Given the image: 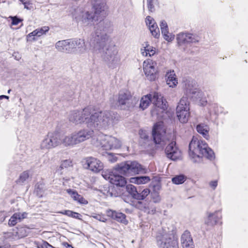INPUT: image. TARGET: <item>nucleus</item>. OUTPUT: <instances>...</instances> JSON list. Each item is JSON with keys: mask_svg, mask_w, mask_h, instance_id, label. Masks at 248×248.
<instances>
[{"mask_svg": "<svg viewBox=\"0 0 248 248\" xmlns=\"http://www.w3.org/2000/svg\"><path fill=\"white\" fill-rule=\"evenodd\" d=\"M126 189L127 192L132 196L133 199H136L138 191L134 186L131 184L127 185L126 186Z\"/></svg>", "mask_w": 248, "mask_h": 248, "instance_id": "31", "label": "nucleus"}, {"mask_svg": "<svg viewBox=\"0 0 248 248\" xmlns=\"http://www.w3.org/2000/svg\"><path fill=\"white\" fill-rule=\"evenodd\" d=\"M84 166L94 173H98L102 170L104 168L103 163L99 159L93 157H89L85 159Z\"/></svg>", "mask_w": 248, "mask_h": 248, "instance_id": "15", "label": "nucleus"}, {"mask_svg": "<svg viewBox=\"0 0 248 248\" xmlns=\"http://www.w3.org/2000/svg\"><path fill=\"white\" fill-rule=\"evenodd\" d=\"M10 92H11V90H9L8 91V93H10Z\"/></svg>", "mask_w": 248, "mask_h": 248, "instance_id": "57", "label": "nucleus"}, {"mask_svg": "<svg viewBox=\"0 0 248 248\" xmlns=\"http://www.w3.org/2000/svg\"><path fill=\"white\" fill-rule=\"evenodd\" d=\"M115 118L114 113L110 111H94L93 107H88L81 110H74L69 116V121L75 124L85 123L90 128L75 132L71 135L61 137L62 143L65 146H74L90 139L94 130L108 128Z\"/></svg>", "mask_w": 248, "mask_h": 248, "instance_id": "1", "label": "nucleus"}, {"mask_svg": "<svg viewBox=\"0 0 248 248\" xmlns=\"http://www.w3.org/2000/svg\"><path fill=\"white\" fill-rule=\"evenodd\" d=\"M107 0H92L91 3L94 10V16L96 17L102 18L106 16L108 6Z\"/></svg>", "mask_w": 248, "mask_h": 248, "instance_id": "12", "label": "nucleus"}, {"mask_svg": "<svg viewBox=\"0 0 248 248\" xmlns=\"http://www.w3.org/2000/svg\"><path fill=\"white\" fill-rule=\"evenodd\" d=\"M136 206L137 208L142 210V209L145 208V204H143V202L139 201L137 203Z\"/></svg>", "mask_w": 248, "mask_h": 248, "instance_id": "47", "label": "nucleus"}, {"mask_svg": "<svg viewBox=\"0 0 248 248\" xmlns=\"http://www.w3.org/2000/svg\"><path fill=\"white\" fill-rule=\"evenodd\" d=\"M156 63L151 59L145 61L143 64V71L145 75L150 81L155 80L156 78L157 70L155 68Z\"/></svg>", "mask_w": 248, "mask_h": 248, "instance_id": "14", "label": "nucleus"}, {"mask_svg": "<svg viewBox=\"0 0 248 248\" xmlns=\"http://www.w3.org/2000/svg\"><path fill=\"white\" fill-rule=\"evenodd\" d=\"M138 101V99L135 96H132L129 91H122L119 93L118 103L122 109L132 108L137 104Z\"/></svg>", "mask_w": 248, "mask_h": 248, "instance_id": "8", "label": "nucleus"}, {"mask_svg": "<svg viewBox=\"0 0 248 248\" xmlns=\"http://www.w3.org/2000/svg\"><path fill=\"white\" fill-rule=\"evenodd\" d=\"M166 77V83L170 87L174 88L177 85L178 82L174 71L167 72Z\"/></svg>", "mask_w": 248, "mask_h": 248, "instance_id": "23", "label": "nucleus"}, {"mask_svg": "<svg viewBox=\"0 0 248 248\" xmlns=\"http://www.w3.org/2000/svg\"><path fill=\"white\" fill-rule=\"evenodd\" d=\"M108 32V29L99 24L94 27L88 41L94 53L99 55L109 67L114 68L120 64L121 58L116 46L111 43Z\"/></svg>", "mask_w": 248, "mask_h": 248, "instance_id": "2", "label": "nucleus"}, {"mask_svg": "<svg viewBox=\"0 0 248 248\" xmlns=\"http://www.w3.org/2000/svg\"><path fill=\"white\" fill-rule=\"evenodd\" d=\"M96 146H101L105 150L119 149L121 147L122 141L116 138L108 135H99L94 143Z\"/></svg>", "mask_w": 248, "mask_h": 248, "instance_id": "7", "label": "nucleus"}, {"mask_svg": "<svg viewBox=\"0 0 248 248\" xmlns=\"http://www.w3.org/2000/svg\"><path fill=\"white\" fill-rule=\"evenodd\" d=\"M18 216V221L21 222L23 219L27 217L28 213L26 212L16 213Z\"/></svg>", "mask_w": 248, "mask_h": 248, "instance_id": "45", "label": "nucleus"}, {"mask_svg": "<svg viewBox=\"0 0 248 248\" xmlns=\"http://www.w3.org/2000/svg\"><path fill=\"white\" fill-rule=\"evenodd\" d=\"M107 215L108 217H111L117 221L122 223L125 225L128 223V221L125 218V215L121 213L114 210H108L107 211Z\"/></svg>", "mask_w": 248, "mask_h": 248, "instance_id": "21", "label": "nucleus"}, {"mask_svg": "<svg viewBox=\"0 0 248 248\" xmlns=\"http://www.w3.org/2000/svg\"><path fill=\"white\" fill-rule=\"evenodd\" d=\"M152 199L155 203H158L161 200L159 193L156 191H153L151 194Z\"/></svg>", "mask_w": 248, "mask_h": 248, "instance_id": "40", "label": "nucleus"}, {"mask_svg": "<svg viewBox=\"0 0 248 248\" xmlns=\"http://www.w3.org/2000/svg\"><path fill=\"white\" fill-rule=\"evenodd\" d=\"M165 40L168 42H170L174 38V35L171 33H169V31L166 33H162Z\"/></svg>", "mask_w": 248, "mask_h": 248, "instance_id": "42", "label": "nucleus"}, {"mask_svg": "<svg viewBox=\"0 0 248 248\" xmlns=\"http://www.w3.org/2000/svg\"><path fill=\"white\" fill-rule=\"evenodd\" d=\"M115 170L125 176L139 174H145L148 170L136 161H128L117 164L114 167Z\"/></svg>", "mask_w": 248, "mask_h": 248, "instance_id": "5", "label": "nucleus"}, {"mask_svg": "<svg viewBox=\"0 0 248 248\" xmlns=\"http://www.w3.org/2000/svg\"><path fill=\"white\" fill-rule=\"evenodd\" d=\"M9 98V97L7 95H0V99H2L3 98H6L7 99H8Z\"/></svg>", "mask_w": 248, "mask_h": 248, "instance_id": "55", "label": "nucleus"}, {"mask_svg": "<svg viewBox=\"0 0 248 248\" xmlns=\"http://www.w3.org/2000/svg\"><path fill=\"white\" fill-rule=\"evenodd\" d=\"M145 21L152 35L155 38H158L160 36L159 29L155 20L151 16H147Z\"/></svg>", "mask_w": 248, "mask_h": 248, "instance_id": "20", "label": "nucleus"}, {"mask_svg": "<svg viewBox=\"0 0 248 248\" xmlns=\"http://www.w3.org/2000/svg\"><path fill=\"white\" fill-rule=\"evenodd\" d=\"M154 0H147V2H153V1Z\"/></svg>", "mask_w": 248, "mask_h": 248, "instance_id": "56", "label": "nucleus"}, {"mask_svg": "<svg viewBox=\"0 0 248 248\" xmlns=\"http://www.w3.org/2000/svg\"><path fill=\"white\" fill-rule=\"evenodd\" d=\"M72 166V162L70 159H66L62 162L61 165L59 169L62 170L64 168H67Z\"/></svg>", "mask_w": 248, "mask_h": 248, "instance_id": "38", "label": "nucleus"}, {"mask_svg": "<svg viewBox=\"0 0 248 248\" xmlns=\"http://www.w3.org/2000/svg\"><path fill=\"white\" fill-rule=\"evenodd\" d=\"M165 152L167 157L172 160H177L181 157V151L176 147L175 141H172L167 145Z\"/></svg>", "mask_w": 248, "mask_h": 248, "instance_id": "16", "label": "nucleus"}, {"mask_svg": "<svg viewBox=\"0 0 248 248\" xmlns=\"http://www.w3.org/2000/svg\"><path fill=\"white\" fill-rule=\"evenodd\" d=\"M152 97L151 93L143 96L140 100V108L143 110L147 108L152 102Z\"/></svg>", "mask_w": 248, "mask_h": 248, "instance_id": "25", "label": "nucleus"}, {"mask_svg": "<svg viewBox=\"0 0 248 248\" xmlns=\"http://www.w3.org/2000/svg\"><path fill=\"white\" fill-rule=\"evenodd\" d=\"M186 177L183 174L176 175L173 177L171 180L173 184L175 185H180L184 183L186 180Z\"/></svg>", "mask_w": 248, "mask_h": 248, "instance_id": "32", "label": "nucleus"}, {"mask_svg": "<svg viewBox=\"0 0 248 248\" xmlns=\"http://www.w3.org/2000/svg\"><path fill=\"white\" fill-rule=\"evenodd\" d=\"M152 94V102L154 105L162 110H165L167 108V102L162 95L157 92H154Z\"/></svg>", "mask_w": 248, "mask_h": 248, "instance_id": "19", "label": "nucleus"}, {"mask_svg": "<svg viewBox=\"0 0 248 248\" xmlns=\"http://www.w3.org/2000/svg\"><path fill=\"white\" fill-rule=\"evenodd\" d=\"M160 242V243L158 242L160 248H178L176 242L172 240L170 238H168L166 235L163 236Z\"/></svg>", "mask_w": 248, "mask_h": 248, "instance_id": "22", "label": "nucleus"}, {"mask_svg": "<svg viewBox=\"0 0 248 248\" xmlns=\"http://www.w3.org/2000/svg\"><path fill=\"white\" fill-rule=\"evenodd\" d=\"M37 247L38 248H53L52 246L46 242H43L42 244L39 245Z\"/></svg>", "mask_w": 248, "mask_h": 248, "instance_id": "46", "label": "nucleus"}, {"mask_svg": "<svg viewBox=\"0 0 248 248\" xmlns=\"http://www.w3.org/2000/svg\"><path fill=\"white\" fill-rule=\"evenodd\" d=\"M108 189L106 194L107 196L116 197L120 195V193L115 190V187L114 186H108Z\"/></svg>", "mask_w": 248, "mask_h": 248, "instance_id": "34", "label": "nucleus"}, {"mask_svg": "<svg viewBox=\"0 0 248 248\" xmlns=\"http://www.w3.org/2000/svg\"><path fill=\"white\" fill-rule=\"evenodd\" d=\"M209 185L211 187H212L213 189H215L217 186V181L216 180L211 181L209 183Z\"/></svg>", "mask_w": 248, "mask_h": 248, "instance_id": "50", "label": "nucleus"}, {"mask_svg": "<svg viewBox=\"0 0 248 248\" xmlns=\"http://www.w3.org/2000/svg\"><path fill=\"white\" fill-rule=\"evenodd\" d=\"M71 14L76 22L80 23L83 27L91 26L94 20H96L95 16L93 13L83 11L79 7L73 9L71 11Z\"/></svg>", "mask_w": 248, "mask_h": 248, "instance_id": "6", "label": "nucleus"}, {"mask_svg": "<svg viewBox=\"0 0 248 248\" xmlns=\"http://www.w3.org/2000/svg\"><path fill=\"white\" fill-rule=\"evenodd\" d=\"M80 216H81V215L79 214L76 213V212H74L73 211H72L70 217H73L75 218H77V219H80Z\"/></svg>", "mask_w": 248, "mask_h": 248, "instance_id": "49", "label": "nucleus"}, {"mask_svg": "<svg viewBox=\"0 0 248 248\" xmlns=\"http://www.w3.org/2000/svg\"><path fill=\"white\" fill-rule=\"evenodd\" d=\"M94 217L96 219L102 222H105L106 220V219L104 217H102L100 215H97L94 216Z\"/></svg>", "mask_w": 248, "mask_h": 248, "instance_id": "52", "label": "nucleus"}, {"mask_svg": "<svg viewBox=\"0 0 248 248\" xmlns=\"http://www.w3.org/2000/svg\"><path fill=\"white\" fill-rule=\"evenodd\" d=\"M102 175L106 180L117 186L123 187L126 184L125 178L115 172L103 171Z\"/></svg>", "mask_w": 248, "mask_h": 248, "instance_id": "13", "label": "nucleus"}, {"mask_svg": "<svg viewBox=\"0 0 248 248\" xmlns=\"http://www.w3.org/2000/svg\"><path fill=\"white\" fill-rule=\"evenodd\" d=\"M71 212H72V211H71V210H64L62 211L58 212V213H60V214H63V215H66L68 217H70L71 215Z\"/></svg>", "mask_w": 248, "mask_h": 248, "instance_id": "48", "label": "nucleus"}, {"mask_svg": "<svg viewBox=\"0 0 248 248\" xmlns=\"http://www.w3.org/2000/svg\"><path fill=\"white\" fill-rule=\"evenodd\" d=\"M148 9L151 12H153L154 9V6L152 2H147Z\"/></svg>", "mask_w": 248, "mask_h": 248, "instance_id": "51", "label": "nucleus"}, {"mask_svg": "<svg viewBox=\"0 0 248 248\" xmlns=\"http://www.w3.org/2000/svg\"><path fill=\"white\" fill-rule=\"evenodd\" d=\"M66 191L73 199L75 198V195H77L78 192L75 190L69 188L66 189Z\"/></svg>", "mask_w": 248, "mask_h": 248, "instance_id": "43", "label": "nucleus"}, {"mask_svg": "<svg viewBox=\"0 0 248 248\" xmlns=\"http://www.w3.org/2000/svg\"><path fill=\"white\" fill-rule=\"evenodd\" d=\"M150 181V177L146 176L131 177L129 180L130 183L137 185L145 184Z\"/></svg>", "mask_w": 248, "mask_h": 248, "instance_id": "26", "label": "nucleus"}, {"mask_svg": "<svg viewBox=\"0 0 248 248\" xmlns=\"http://www.w3.org/2000/svg\"><path fill=\"white\" fill-rule=\"evenodd\" d=\"M189 103L187 97L183 96L180 100L176 108V114L180 122L186 123L189 116Z\"/></svg>", "mask_w": 248, "mask_h": 248, "instance_id": "9", "label": "nucleus"}, {"mask_svg": "<svg viewBox=\"0 0 248 248\" xmlns=\"http://www.w3.org/2000/svg\"><path fill=\"white\" fill-rule=\"evenodd\" d=\"M160 27L162 33H166L168 31V26L167 22L165 20L161 21L160 24Z\"/></svg>", "mask_w": 248, "mask_h": 248, "instance_id": "41", "label": "nucleus"}, {"mask_svg": "<svg viewBox=\"0 0 248 248\" xmlns=\"http://www.w3.org/2000/svg\"><path fill=\"white\" fill-rule=\"evenodd\" d=\"M55 48L59 52L83 54L86 50L84 40L80 38L66 39L57 42Z\"/></svg>", "mask_w": 248, "mask_h": 248, "instance_id": "4", "label": "nucleus"}, {"mask_svg": "<svg viewBox=\"0 0 248 248\" xmlns=\"http://www.w3.org/2000/svg\"><path fill=\"white\" fill-rule=\"evenodd\" d=\"M10 18L12 19V25H17L22 21V19L18 18L16 16H10Z\"/></svg>", "mask_w": 248, "mask_h": 248, "instance_id": "44", "label": "nucleus"}, {"mask_svg": "<svg viewBox=\"0 0 248 248\" xmlns=\"http://www.w3.org/2000/svg\"><path fill=\"white\" fill-rule=\"evenodd\" d=\"M71 248H73V247H71Z\"/></svg>", "mask_w": 248, "mask_h": 248, "instance_id": "59", "label": "nucleus"}, {"mask_svg": "<svg viewBox=\"0 0 248 248\" xmlns=\"http://www.w3.org/2000/svg\"><path fill=\"white\" fill-rule=\"evenodd\" d=\"M195 85V84L194 83ZM185 90L186 95L189 97L198 99L201 98L203 96V93L199 89L196 88L195 86L190 81L185 84Z\"/></svg>", "mask_w": 248, "mask_h": 248, "instance_id": "17", "label": "nucleus"}, {"mask_svg": "<svg viewBox=\"0 0 248 248\" xmlns=\"http://www.w3.org/2000/svg\"><path fill=\"white\" fill-rule=\"evenodd\" d=\"M116 160V159H114V160H113V161H112V160H111V161H115Z\"/></svg>", "mask_w": 248, "mask_h": 248, "instance_id": "58", "label": "nucleus"}, {"mask_svg": "<svg viewBox=\"0 0 248 248\" xmlns=\"http://www.w3.org/2000/svg\"><path fill=\"white\" fill-rule=\"evenodd\" d=\"M221 216L219 211L214 213H207L206 217L204 219V224L206 225L208 230L216 225L221 218Z\"/></svg>", "mask_w": 248, "mask_h": 248, "instance_id": "18", "label": "nucleus"}, {"mask_svg": "<svg viewBox=\"0 0 248 248\" xmlns=\"http://www.w3.org/2000/svg\"><path fill=\"white\" fill-rule=\"evenodd\" d=\"M177 43L179 46L187 44V33L181 32L176 37Z\"/></svg>", "mask_w": 248, "mask_h": 248, "instance_id": "29", "label": "nucleus"}, {"mask_svg": "<svg viewBox=\"0 0 248 248\" xmlns=\"http://www.w3.org/2000/svg\"><path fill=\"white\" fill-rule=\"evenodd\" d=\"M49 30V28L48 26H44L40 28H38L32 32H31L27 35V38H29L33 36L32 40L35 41L36 39L34 36L40 37L43 34H45Z\"/></svg>", "mask_w": 248, "mask_h": 248, "instance_id": "24", "label": "nucleus"}, {"mask_svg": "<svg viewBox=\"0 0 248 248\" xmlns=\"http://www.w3.org/2000/svg\"><path fill=\"white\" fill-rule=\"evenodd\" d=\"M29 177V174L28 171H24L22 173L18 180L19 183H24Z\"/></svg>", "mask_w": 248, "mask_h": 248, "instance_id": "39", "label": "nucleus"}, {"mask_svg": "<svg viewBox=\"0 0 248 248\" xmlns=\"http://www.w3.org/2000/svg\"><path fill=\"white\" fill-rule=\"evenodd\" d=\"M62 143L61 136L56 132L48 133L42 140L40 147L42 149H50Z\"/></svg>", "mask_w": 248, "mask_h": 248, "instance_id": "10", "label": "nucleus"}, {"mask_svg": "<svg viewBox=\"0 0 248 248\" xmlns=\"http://www.w3.org/2000/svg\"><path fill=\"white\" fill-rule=\"evenodd\" d=\"M19 1H21L24 5V8L27 9L28 10L29 9V8L26 5V4H27L26 2H24V0H19Z\"/></svg>", "mask_w": 248, "mask_h": 248, "instance_id": "54", "label": "nucleus"}, {"mask_svg": "<svg viewBox=\"0 0 248 248\" xmlns=\"http://www.w3.org/2000/svg\"><path fill=\"white\" fill-rule=\"evenodd\" d=\"M153 137L155 144L163 146L165 143L166 129L162 122L156 123L153 129Z\"/></svg>", "mask_w": 248, "mask_h": 248, "instance_id": "11", "label": "nucleus"}, {"mask_svg": "<svg viewBox=\"0 0 248 248\" xmlns=\"http://www.w3.org/2000/svg\"><path fill=\"white\" fill-rule=\"evenodd\" d=\"M183 248H194L193 244H182Z\"/></svg>", "mask_w": 248, "mask_h": 248, "instance_id": "53", "label": "nucleus"}, {"mask_svg": "<svg viewBox=\"0 0 248 248\" xmlns=\"http://www.w3.org/2000/svg\"><path fill=\"white\" fill-rule=\"evenodd\" d=\"M196 129L198 133L202 134L205 139H208L209 128L207 125L199 124L197 126Z\"/></svg>", "mask_w": 248, "mask_h": 248, "instance_id": "28", "label": "nucleus"}, {"mask_svg": "<svg viewBox=\"0 0 248 248\" xmlns=\"http://www.w3.org/2000/svg\"><path fill=\"white\" fill-rule=\"evenodd\" d=\"M199 41V37L194 34L187 33V44L195 43Z\"/></svg>", "mask_w": 248, "mask_h": 248, "instance_id": "35", "label": "nucleus"}, {"mask_svg": "<svg viewBox=\"0 0 248 248\" xmlns=\"http://www.w3.org/2000/svg\"><path fill=\"white\" fill-rule=\"evenodd\" d=\"M150 191L149 189H144L140 193L138 192L136 200L138 201L143 200L150 194Z\"/></svg>", "mask_w": 248, "mask_h": 248, "instance_id": "33", "label": "nucleus"}, {"mask_svg": "<svg viewBox=\"0 0 248 248\" xmlns=\"http://www.w3.org/2000/svg\"><path fill=\"white\" fill-rule=\"evenodd\" d=\"M181 241V244H193L190 233L188 231H185L182 235Z\"/></svg>", "mask_w": 248, "mask_h": 248, "instance_id": "30", "label": "nucleus"}, {"mask_svg": "<svg viewBox=\"0 0 248 248\" xmlns=\"http://www.w3.org/2000/svg\"><path fill=\"white\" fill-rule=\"evenodd\" d=\"M140 51L143 56H149L151 57L155 54V49L149 45L146 44V46H143V48H141Z\"/></svg>", "mask_w": 248, "mask_h": 248, "instance_id": "27", "label": "nucleus"}, {"mask_svg": "<svg viewBox=\"0 0 248 248\" xmlns=\"http://www.w3.org/2000/svg\"><path fill=\"white\" fill-rule=\"evenodd\" d=\"M17 214L15 213L10 218L8 224L11 226H15L18 221Z\"/></svg>", "mask_w": 248, "mask_h": 248, "instance_id": "36", "label": "nucleus"}, {"mask_svg": "<svg viewBox=\"0 0 248 248\" xmlns=\"http://www.w3.org/2000/svg\"><path fill=\"white\" fill-rule=\"evenodd\" d=\"M73 200L80 204H86L88 203L87 201L78 193L77 195H75V198L73 199Z\"/></svg>", "mask_w": 248, "mask_h": 248, "instance_id": "37", "label": "nucleus"}, {"mask_svg": "<svg viewBox=\"0 0 248 248\" xmlns=\"http://www.w3.org/2000/svg\"><path fill=\"white\" fill-rule=\"evenodd\" d=\"M189 155L194 162H197L200 157H205L212 160L215 158L214 153L208 147L207 144L203 140H199L193 137L189 144Z\"/></svg>", "mask_w": 248, "mask_h": 248, "instance_id": "3", "label": "nucleus"}]
</instances>
